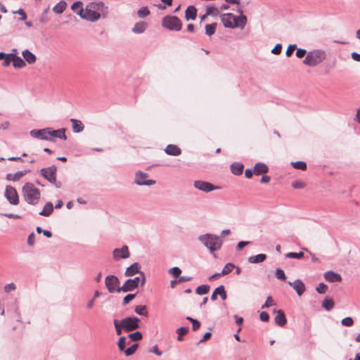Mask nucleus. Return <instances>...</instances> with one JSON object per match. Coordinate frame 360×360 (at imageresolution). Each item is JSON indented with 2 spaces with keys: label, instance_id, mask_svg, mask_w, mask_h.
Masks as SVG:
<instances>
[{
  "label": "nucleus",
  "instance_id": "obj_12",
  "mask_svg": "<svg viewBox=\"0 0 360 360\" xmlns=\"http://www.w3.org/2000/svg\"><path fill=\"white\" fill-rule=\"evenodd\" d=\"M56 173L57 167L55 165H51L49 167L42 168L40 170L41 175L49 183L55 182V178H56Z\"/></svg>",
  "mask_w": 360,
  "mask_h": 360
},
{
  "label": "nucleus",
  "instance_id": "obj_17",
  "mask_svg": "<svg viewBox=\"0 0 360 360\" xmlns=\"http://www.w3.org/2000/svg\"><path fill=\"white\" fill-rule=\"evenodd\" d=\"M28 172H30V170H23V171H18L14 174L8 173L6 176V179L8 181H17L20 178H22L23 176L27 174Z\"/></svg>",
  "mask_w": 360,
  "mask_h": 360
},
{
  "label": "nucleus",
  "instance_id": "obj_46",
  "mask_svg": "<svg viewBox=\"0 0 360 360\" xmlns=\"http://www.w3.org/2000/svg\"><path fill=\"white\" fill-rule=\"evenodd\" d=\"M304 256V253L302 252H288L286 255V257L288 258H294V259H301Z\"/></svg>",
  "mask_w": 360,
  "mask_h": 360
},
{
  "label": "nucleus",
  "instance_id": "obj_31",
  "mask_svg": "<svg viewBox=\"0 0 360 360\" xmlns=\"http://www.w3.org/2000/svg\"><path fill=\"white\" fill-rule=\"evenodd\" d=\"M66 7H67L66 2L63 0H61L57 4H56L54 6V7L53 8V11L55 13L60 14L65 10Z\"/></svg>",
  "mask_w": 360,
  "mask_h": 360
},
{
  "label": "nucleus",
  "instance_id": "obj_26",
  "mask_svg": "<svg viewBox=\"0 0 360 360\" xmlns=\"http://www.w3.org/2000/svg\"><path fill=\"white\" fill-rule=\"evenodd\" d=\"M268 172V167L264 163H257L254 167V173L256 175H260Z\"/></svg>",
  "mask_w": 360,
  "mask_h": 360
},
{
  "label": "nucleus",
  "instance_id": "obj_41",
  "mask_svg": "<svg viewBox=\"0 0 360 360\" xmlns=\"http://www.w3.org/2000/svg\"><path fill=\"white\" fill-rule=\"evenodd\" d=\"M135 312L139 315L148 316L147 308L145 305H138L135 308Z\"/></svg>",
  "mask_w": 360,
  "mask_h": 360
},
{
  "label": "nucleus",
  "instance_id": "obj_51",
  "mask_svg": "<svg viewBox=\"0 0 360 360\" xmlns=\"http://www.w3.org/2000/svg\"><path fill=\"white\" fill-rule=\"evenodd\" d=\"M187 319L192 323V328L193 330H197L200 327V323L198 320L191 317H187Z\"/></svg>",
  "mask_w": 360,
  "mask_h": 360
},
{
  "label": "nucleus",
  "instance_id": "obj_25",
  "mask_svg": "<svg viewBox=\"0 0 360 360\" xmlns=\"http://www.w3.org/2000/svg\"><path fill=\"white\" fill-rule=\"evenodd\" d=\"M197 17V9L193 6H189L185 12V18L187 20H195Z\"/></svg>",
  "mask_w": 360,
  "mask_h": 360
},
{
  "label": "nucleus",
  "instance_id": "obj_1",
  "mask_svg": "<svg viewBox=\"0 0 360 360\" xmlns=\"http://www.w3.org/2000/svg\"><path fill=\"white\" fill-rule=\"evenodd\" d=\"M238 12L240 13L239 16H236L233 13H224L221 15V20L226 27L243 29L247 23V17L243 15V10L238 9Z\"/></svg>",
  "mask_w": 360,
  "mask_h": 360
},
{
  "label": "nucleus",
  "instance_id": "obj_32",
  "mask_svg": "<svg viewBox=\"0 0 360 360\" xmlns=\"http://www.w3.org/2000/svg\"><path fill=\"white\" fill-rule=\"evenodd\" d=\"M266 259V255L265 254H259L255 256H251L248 257V262L251 264L260 263L264 262Z\"/></svg>",
  "mask_w": 360,
  "mask_h": 360
},
{
  "label": "nucleus",
  "instance_id": "obj_37",
  "mask_svg": "<svg viewBox=\"0 0 360 360\" xmlns=\"http://www.w3.org/2000/svg\"><path fill=\"white\" fill-rule=\"evenodd\" d=\"M217 28V23L207 24L205 25V33L208 36H211L214 34Z\"/></svg>",
  "mask_w": 360,
  "mask_h": 360
},
{
  "label": "nucleus",
  "instance_id": "obj_36",
  "mask_svg": "<svg viewBox=\"0 0 360 360\" xmlns=\"http://www.w3.org/2000/svg\"><path fill=\"white\" fill-rule=\"evenodd\" d=\"M210 289V288L208 285H201L197 287L195 292L198 295H206L209 292Z\"/></svg>",
  "mask_w": 360,
  "mask_h": 360
},
{
  "label": "nucleus",
  "instance_id": "obj_15",
  "mask_svg": "<svg viewBox=\"0 0 360 360\" xmlns=\"http://www.w3.org/2000/svg\"><path fill=\"white\" fill-rule=\"evenodd\" d=\"M130 253L127 245L123 246L121 249H115L113 251V257L115 259L120 258L126 259L129 257Z\"/></svg>",
  "mask_w": 360,
  "mask_h": 360
},
{
  "label": "nucleus",
  "instance_id": "obj_64",
  "mask_svg": "<svg viewBox=\"0 0 360 360\" xmlns=\"http://www.w3.org/2000/svg\"><path fill=\"white\" fill-rule=\"evenodd\" d=\"M259 318L262 321H268L269 319V316L267 312L262 311L259 315Z\"/></svg>",
  "mask_w": 360,
  "mask_h": 360
},
{
  "label": "nucleus",
  "instance_id": "obj_24",
  "mask_svg": "<svg viewBox=\"0 0 360 360\" xmlns=\"http://www.w3.org/2000/svg\"><path fill=\"white\" fill-rule=\"evenodd\" d=\"M276 313L277 314L275 317L276 323L280 326H283L287 323L284 312L282 310H278Z\"/></svg>",
  "mask_w": 360,
  "mask_h": 360
},
{
  "label": "nucleus",
  "instance_id": "obj_47",
  "mask_svg": "<svg viewBox=\"0 0 360 360\" xmlns=\"http://www.w3.org/2000/svg\"><path fill=\"white\" fill-rule=\"evenodd\" d=\"M129 338L133 341H138L142 339V334L140 332H135L129 335Z\"/></svg>",
  "mask_w": 360,
  "mask_h": 360
},
{
  "label": "nucleus",
  "instance_id": "obj_62",
  "mask_svg": "<svg viewBox=\"0 0 360 360\" xmlns=\"http://www.w3.org/2000/svg\"><path fill=\"white\" fill-rule=\"evenodd\" d=\"M34 243H35V235L34 233H31L29 235L28 238H27V244L30 246H32V245H34Z\"/></svg>",
  "mask_w": 360,
  "mask_h": 360
},
{
  "label": "nucleus",
  "instance_id": "obj_29",
  "mask_svg": "<svg viewBox=\"0 0 360 360\" xmlns=\"http://www.w3.org/2000/svg\"><path fill=\"white\" fill-rule=\"evenodd\" d=\"M52 134V139H53L54 138H58L60 139H62V140H66L67 139V136L65 135V129H58V130H54V129H51V132Z\"/></svg>",
  "mask_w": 360,
  "mask_h": 360
},
{
  "label": "nucleus",
  "instance_id": "obj_54",
  "mask_svg": "<svg viewBox=\"0 0 360 360\" xmlns=\"http://www.w3.org/2000/svg\"><path fill=\"white\" fill-rule=\"evenodd\" d=\"M328 289V287L326 285H325L324 283H321L319 284V285L316 287V291L317 292L320 293V294H324L326 290Z\"/></svg>",
  "mask_w": 360,
  "mask_h": 360
},
{
  "label": "nucleus",
  "instance_id": "obj_22",
  "mask_svg": "<svg viewBox=\"0 0 360 360\" xmlns=\"http://www.w3.org/2000/svg\"><path fill=\"white\" fill-rule=\"evenodd\" d=\"M148 27V23L143 21L136 22L132 28V32L135 34H141L146 31Z\"/></svg>",
  "mask_w": 360,
  "mask_h": 360
},
{
  "label": "nucleus",
  "instance_id": "obj_5",
  "mask_svg": "<svg viewBox=\"0 0 360 360\" xmlns=\"http://www.w3.org/2000/svg\"><path fill=\"white\" fill-rule=\"evenodd\" d=\"M199 239L212 252L220 249L222 245L221 238L211 234L201 236Z\"/></svg>",
  "mask_w": 360,
  "mask_h": 360
},
{
  "label": "nucleus",
  "instance_id": "obj_33",
  "mask_svg": "<svg viewBox=\"0 0 360 360\" xmlns=\"http://www.w3.org/2000/svg\"><path fill=\"white\" fill-rule=\"evenodd\" d=\"M77 15L80 16V18L85 20H90V8L89 6L87 5L86 6V9L84 10L82 8H80L78 11L76 13Z\"/></svg>",
  "mask_w": 360,
  "mask_h": 360
},
{
  "label": "nucleus",
  "instance_id": "obj_14",
  "mask_svg": "<svg viewBox=\"0 0 360 360\" xmlns=\"http://www.w3.org/2000/svg\"><path fill=\"white\" fill-rule=\"evenodd\" d=\"M148 177V174L142 172H139L136 174L135 182L139 185L150 186L155 184L153 180H145Z\"/></svg>",
  "mask_w": 360,
  "mask_h": 360
},
{
  "label": "nucleus",
  "instance_id": "obj_27",
  "mask_svg": "<svg viewBox=\"0 0 360 360\" xmlns=\"http://www.w3.org/2000/svg\"><path fill=\"white\" fill-rule=\"evenodd\" d=\"M0 60H3L2 66L8 67L13 61L12 53L0 52Z\"/></svg>",
  "mask_w": 360,
  "mask_h": 360
},
{
  "label": "nucleus",
  "instance_id": "obj_45",
  "mask_svg": "<svg viewBox=\"0 0 360 360\" xmlns=\"http://www.w3.org/2000/svg\"><path fill=\"white\" fill-rule=\"evenodd\" d=\"M188 331V328L187 327H181L177 329L176 333H178L177 340L179 341L182 340V335H186Z\"/></svg>",
  "mask_w": 360,
  "mask_h": 360
},
{
  "label": "nucleus",
  "instance_id": "obj_19",
  "mask_svg": "<svg viewBox=\"0 0 360 360\" xmlns=\"http://www.w3.org/2000/svg\"><path fill=\"white\" fill-rule=\"evenodd\" d=\"M165 151L167 154L169 155L177 156L181 153V148L174 144H169L165 149Z\"/></svg>",
  "mask_w": 360,
  "mask_h": 360
},
{
  "label": "nucleus",
  "instance_id": "obj_43",
  "mask_svg": "<svg viewBox=\"0 0 360 360\" xmlns=\"http://www.w3.org/2000/svg\"><path fill=\"white\" fill-rule=\"evenodd\" d=\"M137 348H138V344H134L131 347H129L128 349H124L123 352H124V354L127 356H129L135 353Z\"/></svg>",
  "mask_w": 360,
  "mask_h": 360
},
{
  "label": "nucleus",
  "instance_id": "obj_35",
  "mask_svg": "<svg viewBox=\"0 0 360 360\" xmlns=\"http://www.w3.org/2000/svg\"><path fill=\"white\" fill-rule=\"evenodd\" d=\"M231 169L233 174L236 175H240L243 172V165L240 163H234L231 165Z\"/></svg>",
  "mask_w": 360,
  "mask_h": 360
},
{
  "label": "nucleus",
  "instance_id": "obj_50",
  "mask_svg": "<svg viewBox=\"0 0 360 360\" xmlns=\"http://www.w3.org/2000/svg\"><path fill=\"white\" fill-rule=\"evenodd\" d=\"M292 186L295 189L304 188L306 186V184L302 181H295L292 184Z\"/></svg>",
  "mask_w": 360,
  "mask_h": 360
},
{
  "label": "nucleus",
  "instance_id": "obj_42",
  "mask_svg": "<svg viewBox=\"0 0 360 360\" xmlns=\"http://www.w3.org/2000/svg\"><path fill=\"white\" fill-rule=\"evenodd\" d=\"M150 12L149 9L146 6L141 8L137 11V15L141 18H143L147 17L148 15H150Z\"/></svg>",
  "mask_w": 360,
  "mask_h": 360
},
{
  "label": "nucleus",
  "instance_id": "obj_9",
  "mask_svg": "<svg viewBox=\"0 0 360 360\" xmlns=\"http://www.w3.org/2000/svg\"><path fill=\"white\" fill-rule=\"evenodd\" d=\"M4 195L10 204L13 205H18L19 204L18 194L14 187L6 186Z\"/></svg>",
  "mask_w": 360,
  "mask_h": 360
},
{
  "label": "nucleus",
  "instance_id": "obj_61",
  "mask_svg": "<svg viewBox=\"0 0 360 360\" xmlns=\"http://www.w3.org/2000/svg\"><path fill=\"white\" fill-rule=\"evenodd\" d=\"M281 50H282V46L281 44H277L274 47V49L271 50V53L275 54V55H278L279 53H281Z\"/></svg>",
  "mask_w": 360,
  "mask_h": 360
},
{
  "label": "nucleus",
  "instance_id": "obj_6",
  "mask_svg": "<svg viewBox=\"0 0 360 360\" xmlns=\"http://www.w3.org/2000/svg\"><path fill=\"white\" fill-rule=\"evenodd\" d=\"M108 7L103 3H91V22L98 20L101 17H105L108 13Z\"/></svg>",
  "mask_w": 360,
  "mask_h": 360
},
{
  "label": "nucleus",
  "instance_id": "obj_48",
  "mask_svg": "<svg viewBox=\"0 0 360 360\" xmlns=\"http://www.w3.org/2000/svg\"><path fill=\"white\" fill-rule=\"evenodd\" d=\"M114 325L117 335H120L122 333V329H123L122 323L119 322L117 320L114 321Z\"/></svg>",
  "mask_w": 360,
  "mask_h": 360
},
{
  "label": "nucleus",
  "instance_id": "obj_8",
  "mask_svg": "<svg viewBox=\"0 0 360 360\" xmlns=\"http://www.w3.org/2000/svg\"><path fill=\"white\" fill-rule=\"evenodd\" d=\"M51 128L47 127L41 129H32L30 134L32 137L44 141H54L52 139Z\"/></svg>",
  "mask_w": 360,
  "mask_h": 360
},
{
  "label": "nucleus",
  "instance_id": "obj_18",
  "mask_svg": "<svg viewBox=\"0 0 360 360\" xmlns=\"http://www.w3.org/2000/svg\"><path fill=\"white\" fill-rule=\"evenodd\" d=\"M22 56L25 63L27 62L30 65H32L37 61L36 56L28 49L24 50L22 52Z\"/></svg>",
  "mask_w": 360,
  "mask_h": 360
},
{
  "label": "nucleus",
  "instance_id": "obj_49",
  "mask_svg": "<svg viewBox=\"0 0 360 360\" xmlns=\"http://www.w3.org/2000/svg\"><path fill=\"white\" fill-rule=\"evenodd\" d=\"M126 340H127V338L124 336L120 338V339L118 340L117 345H118L119 349L122 352L124 351V349H125Z\"/></svg>",
  "mask_w": 360,
  "mask_h": 360
},
{
  "label": "nucleus",
  "instance_id": "obj_39",
  "mask_svg": "<svg viewBox=\"0 0 360 360\" xmlns=\"http://www.w3.org/2000/svg\"><path fill=\"white\" fill-rule=\"evenodd\" d=\"M235 269V265L232 263H228L226 264L221 272V274L223 276L227 275L229 273H231L233 269Z\"/></svg>",
  "mask_w": 360,
  "mask_h": 360
},
{
  "label": "nucleus",
  "instance_id": "obj_20",
  "mask_svg": "<svg viewBox=\"0 0 360 360\" xmlns=\"http://www.w3.org/2000/svg\"><path fill=\"white\" fill-rule=\"evenodd\" d=\"M324 278L329 282H340L342 281L341 276L339 274L335 273L333 271L326 272L324 274Z\"/></svg>",
  "mask_w": 360,
  "mask_h": 360
},
{
  "label": "nucleus",
  "instance_id": "obj_38",
  "mask_svg": "<svg viewBox=\"0 0 360 360\" xmlns=\"http://www.w3.org/2000/svg\"><path fill=\"white\" fill-rule=\"evenodd\" d=\"M215 292L219 295L222 300H225L227 297L226 292L224 285H220L215 289Z\"/></svg>",
  "mask_w": 360,
  "mask_h": 360
},
{
  "label": "nucleus",
  "instance_id": "obj_52",
  "mask_svg": "<svg viewBox=\"0 0 360 360\" xmlns=\"http://www.w3.org/2000/svg\"><path fill=\"white\" fill-rule=\"evenodd\" d=\"M276 276L277 277L278 279L280 280L285 281L286 279V276L284 271L280 268H278L276 270Z\"/></svg>",
  "mask_w": 360,
  "mask_h": 360
},
{
  "label": "nucleus",
  "instance_id": "obj_7",
  "mask_svg": "<svg viewBox=\"0 0 360 360\" xmlns=\"http://www.w3.org/2000/svg\"><path fill=\"white\" fill-rule=\"evenodd\" d=\"M162 25L164 27L179 31L181 29L182 23L180 19L176 16H166L162 19Z\"/></svg>",
  "mask_w": 360,
  "mask_h": 360
},
{
  "label": "nucleus",
  "instance_id": "obj_40",
  "mask_svg": "<svg viewBox=\"0 0 360 360\" xmlns=\"http://www.w3.org/2000/svg\"><path fill=\"white\" fill-rule=\"evenodd\" d=\"M291 164L295 169L302 171H305L307 169V164L303 161L292 162Z\"/></svg>",
  "mask_w": 360,
  "mask_h": 360
},
{
  "label": "nucleus",
  "instance_id": "obj_57",
  "mask_svg": "<svg viewBox=\"0 0 360 360\" xmlns=\"http://www.w3.org/2000/svg\"><path fill=\"white\" fill-rule=\"evenodd\" d=\"M341 323L345 326H352L354 323V321L350 317H346L342 320Z\"/></svg>",
  "mask_w": 360,
  "mask_h": 360
},
{
  "label": "nucleus",
  "instance_id": "obj_58",
  "mask_svg": "<svg viewBox=\"0 0 360 360\" xmlns=\"http://www.w3.org/2000/svg\"><path fill=\"white\" fill-rule=\"evenodd\" d=\"M15 289H16V285L14 283H11L6 284L4 286V291L7 293H8L13 290H15Z\"/></svg>",
  "mask_w": 360,
  "mask_h": 360
},
{
  "label": "nucleus",
  "instance_id": "obj_63",
  "mask_svg": "<svg viewBox=\"0 0 360 360\" xmlns=\"http://www.w3.org/2000/svg\"><path fill=\"white\" fill-rule=\"evenodd\" d=\"M306 50L302 49H297L296 51V56L299 58H302L306 55Z\"/></svg>",
  "mask_w": 360,
  "mask_h": 360
},
{
  "label": "nucleus",
  "instance_id": "obj_13",
  "mask_svg": "<svg viewBox=\"0 0 360 360\" xmlns=\"http://www.w3.org/2000/svg\"><path fill=\"white\" fill-rule=\"evenodd\" d=\"M194 186L196 188H198L202 191H204V192H210V191H212L213 190L218 188V187L214 186L211 183H209L207 181H195L194 182Z\"/></svg>",
  "mask_w": 360,
  "mask_h": 360
},
{
  "label": "nucleus",
  "instance_id": "obj_59",
  "mask_svg": "<svg viewBox=\"0 0 360 360\" xmlns=\"http://www.w3.org/2000/svg\"><path fill=\"white\" fill-rule=\"evenodd\" d=\"M136 295L135 294H129L126 295L123 299V304L126 305L129 303L134 297Z\"/></svg>",
  "mask_w": 360,
  "mask_h": 360
},
{
  "label": "nucleus",
  "instance_id": "obj_21",
  "mask_svg": "<svg viewBox=\"0 0 360 360\" xmlns=\"http://www.w3.org/2000/svg\"><path fill=\"white\" fill-rule=\"evenodd\" d=\"M13 58V66L14 68L20 69L24 68L26 65L25 61L22 59L18 55H15V53H12Z\"/></svg>",
  "mask_w": 360,
  "mask_h": 360
},
{
  "label": "nucleus",
  "instance_id": "obj_44",
  "mask_svg": "<svg viewBox=\"0 0 360 360\" xmlns=\"http://www.w3.org/2000/svg\"><path fill=\"white\" fill-rule=\"evenodd\" d=\"M219 11L217 8L214 6H207L206 8V15H217Z\"/></svg>",
  "mask_w": 360,
  "mask_h": 360
},
{
  "label": "nucleus",
  "instance_id": "obj_4",
  "mask_svg": "<svg viewBox=\"0 0 360 360\" xmlns=\"http://www.w3.org/2000/svg\"><path fill=\"white\" fill-rule=\"evenodd\" d=\"M145 282V275L143 272H140V275L139 276L127 280L124 285L117 290V292L132 291L136 288L139 284L141 285H143Z\"/></svg>",
  "mask_w": 360,
  "mask_h": 360
},
{
  "label": "nucleus",
  "instance_id": "obj_10",
  "mask_svg": "<svg viewBox=\"0 0 360 360\" xmlns=\"http://www.w3.org/2000/svg\"><path fill=\"white\" fill-rule=\"evenodd\" d=\"M105 284L109 292L113 293L117 292L120 281L118 278L113 275L108 276L105 279Z\"/></svg>",
  "mask_w": 360,
  "mask_h": 360
},
{
  "label": "nucleus",
  "instance_id": "obj_11",
  "mask_svg": "<svg viewBox=\"0 0 360 360\" xmlns=\"http://www.w3.org/2000/svg\"><path fill=\"white\" fill-rule=\"evenodd\" d=\"M123 329L127 331H131L139 328L140 319L136 317H127L122 320Z\"/></svg>",
  "mask_w": 360,
  "mask_h": 360
},
{
  "label": "nucleus",
  "instance_id": "obj_3",
  "mask_svg": "<svg viewBox=\"0 0 360 360\" xmlns=\"http://www.w3.org/2000/svg\"><path fill=\"white\" fill-rule=\"evenodd\" d=\"M326 58V53L321 49L313 50L307 53L303 63L309 66H316Z\"/></svg>",
  "mask_w": 360,
  "mask_h": 360
},
{
  "label": "nucleus",
  "instance_id": "obj_53",
  "mask_svg": "<svg viewBox=\"0 0 360 360\" xmlns=\"http://www.w3.org/2000/svg\"><path fill=\"white\" fill-rule=\"evenodd\" d=\"M274 305H275V302H274V300L272 299V297L271 296H269L266 298L265 303L262 305V309L268 308V307L274 306Z\"/></svg>",
  "mask_w": 360,
  "mask_h": 360
},
{
  "label": "nucleus",
  "instance_id": "obj_2",
  "mask_svg": "<svg viewBox=\"0 0 360 360\" xmlns=\"http://www.w3.org/2000/svg\"><path fill=\"white\" fill-rule=\"evenodd\" d=\"M22 193L25 200L30 205L37 204L40 199V191L32 183H25L22 186Z\"/></svg>",
  "mask_w": 360,
  "mask_h": 360
},
{
  "label": "nucleus",
  "instance_id": "obj_56",
  "mask_svg": "<svg viewBox=\"0 0 360 360\" xmlns=\"http://www.w3.org/2000/svg\"><path fill=\"white\" fill-rule=\"evenodd\" d=\"M80 8H82V2L79 1H75L71 6V9L75 13H77Z\"/></svg>",
  "mask_w": 360,
  "mask_h": 360
},
{
  "label": "nucleus",
  "instance_id": "obj_28",
  "mask_svg": "<svg viewBox=\"0 0 360 360\" xmlns=\"http://www.w3.org/2000/svg\"><path fill=\"white\" fill-rule=\"evenodd\" d=\"M53 211V205L52 202H48L44 205L43 210L39 212L40 215L44 216V217H49L50 216Z\"/></svg>",
  "mask_w": 360,
  "mask_h": 360
},
{
  "label": "nucleus",
  "instance_id": "obj_30",
  "mask_svg": "<svg viewBox=\"0 0 360 360\" xmlns=\"http://www.w3.org/2000/svg\"><path fill=\"white\" fill-rule=\"evenodd\" d=\"M70 122L72 124V129L75 133H79L83 131L84 125L81 121L76 119H71Z\"/></svg>",
  "mask_w": 360,
  "mask_h": 360
},
{
  "label": "nucleus",
  "instance_id": "obj_23",
  "mask_svg": "<svg viewBox=\"0 0 360 360\" xmlns=\"http://www.w3.org/2000/svg\"><path fill=\"white\" fill-rule=\"evenodd\" d=\"M138 273L140 274V265L136 262L126 269L125 276H132Z\"/></svg>",
  "mask_w": 360,
  "mask_h": 360
},
{
  "label": "nucleus",
  "instance_id": "obj_16",
  "mask_svg": "<svg viewBox=\"0 0 360 360\" xmlns=\"http://www.w3.org/2000/svg\"><path fill=\"white\" fill-rule=\"evenodd\" d=\"M288 283L293 288L299 296H301L306 290L304 283L300 279H297L294 282L288 281Z\"/></svg>",
  "mask_w": 360,
  "mask_h": 360
},
{
  "label": "nucleus",
  "instance_id": "obj_60",
  "mask_svg": "<svg viewBox=\"0 0 360 360\" xmlns=\"http://www.w3.org/2000/svg\"><path fill=\"white\" fill-rule=\"evenodd\" d=\"M295 49H296V45L295 44H290V45H289L288 49H287V50H286V52H285L286 56L288 57L291 56Z\"/></svg>",
  "mask_w": 360,
  "mask_h": 360
},
{
  "label": "nucleus",
  "instance_id": "obj_34",
  "mask_svg": "<svg viewBox=\"0 0 360 360\" xmlns=\"http://www.w3.org/2000/svg\"><path fill=\"white\" fill-rule=\"evenodd\" d=\"M335 303L332 298L326 297L322 302V307L326 310L330 311L334 307Z\"/></svg>",
  "mask_w": 360,
  "mask_h": 360
},
{
  "label": "nucleus",
  "instance_id": "obj_55",
  "mask_svg": "<svg viewBox=\"0 0 360 360\" xmlns=\"http://www.w3.org/2000/svg\"><path fill=\"white\" fill-rule=\"evenodd\" d=\"M169 273L175 278H178L181 274V270L179 267H173L169 270Z\"/></svg>",
  "mask_w": 360,
  "mask_h": 360
}]
</instances>
